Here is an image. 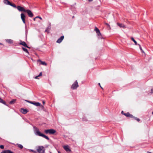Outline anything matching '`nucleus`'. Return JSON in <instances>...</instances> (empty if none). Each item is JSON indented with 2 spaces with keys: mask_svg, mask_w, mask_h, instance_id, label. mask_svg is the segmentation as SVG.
I'll use <instances>...</instances> for the list:
<instances>
[{
  "mask_svg": "<svg viewBox=\"0 0 153 153\" xmlns=\"http://www.w3.org/2000/svg\"><path fill=\"white\" fill-rule=\"evenodd\" d=\"M131 39L132 41L134 42L135 45H137L138 44H137V42L135 40V39L133 37H131Z\"/></svg>",
  "mask_w": 153,
  "mask_h": 153,
  "instance_id": "obj_21",
  "label": "nucleus"
},
{
  "mask_svg": "<svg viewBox=\"0 0 153 153\" xmlns=\"http://www.w3.org/2000/svg\"><path fill=\"white\" fill-rule=\"evenodd\" d=\"M5 41L9 44H11L13 42V41L11 39H6Z\"/></svg>",
  "mask_w": 153,
  "mask_h": 153,
  "instance_id": "obj_15",
  "label": "nucleus"
},
{
  "mask_svg": "<svg viewBox=\"0 0 153 153\" xmlns=\"http://www.w3.org/2000/svg\"><path fill=\"white\" fill-rule=\"evenodd\" d=\"M50 153H51V152H50Z\"/></svg>",
  "mask_w": 153,
  "mask_h": 153,
  "instance_id": "obj_47",
  "label": "nucleus"
},
{
  "mask_svg": "<svg viewBox=\"0 0 153 153\" xmlns=\"http://www.w3.org/2000/svg\"><path fill=\"white\" fill-rule=\"evenodd\" d=\"M21 18L24 24H25V14L23 13H22L21 14Z\"/></svg>",
  "mask_w": 153,
  "mask_h": 153,
  "instance_id": "obj_10",
  "label": "nucleus"
},
{
  "mask_svg": "<svg viewBox=\"0 0 153 153\" xmlns=\"http://www.w3.org/2000/svg\"><path fill=\"white\" fill-rule=\"evenodd\" d=\"M6 153H14L13 152L9 150H5Z\"/></svg>",
  "mask_w": 153,
  "mask_h": 153,
  "instance_id": "obj_23",
  "label": "nucleus"
},
{
  "mask_svg": "<svg viewBox=\"0 0 153 153\" xmlns=\"http://www.w3.org/2000/svg\"><path fill=\"white\" fill-rule=\"evenodd\" d=\"M0 102L6 106H8L6 104V102L5 101H4L3 100L1 99V97H0Z\"/></svg>",
  "mask_w": 153,
  "mask_h": 153,
  "instance_id": "obj_18",
  "label": "nucleus"
},
{
  "mask_svg": "<svg viewBox=\"0 0 153 153\" xmlns=\"http://www.w3.org/2000/svg\"><path fill=\"white\" fill-rule=\"evenodd\" d=\"M134 119L136 120L138 122H139L140 121V119L135 117H134Z\"/></svg>",
  "mask_w": 153,
  "mask_h": 153,
  "instance_id": "obj_28",
  "label": "nucleus"
},
{
  "mask_svg": "<svg viewBox=\"0 0 153 153\" xmlns=\"http://www.w3.org/2000/svg\"><path fill=\"white\" fill-rule=\"evenodd\" d=\"M38 61L40 62V64L44 65H47V63L45 62H43L41 61L40 60H39Z\"/></svg>",
  "mask_w": 153,
  "mask_h": 153,
  "instance_id": "obj_19",
  "label": "nucleus"
},
{
  "mask_svg": "<svg viewBox=\"0 0 153 153\" xmlns=\"http://www.w3.org/2000/svg\"><path fill=\"white\" fill-rule=\"evenodd\" d=\"M21 110L22 113L24 114H26L28 112V110L27 109H24L23 108H21Z\"/></svg>",
  "mask_w": 153,
  "mask_h": 153,
  "instance_id": "obj_13",
  "label": "nucleus"
},
{
  "mask_svg": "<svg viewBox=\"0 0 153 153\" xmlns=\"http://www.w3.org/2000/svg\"><path fill=\"white\" fill-rule=\"evenodd\" d=\"M22 49L24 51H25V52H26V53H27L28 54H29V52L27 50L26 48H25L24 47H22Z\"/></svg>",
  "mask_w": 153,
  "mask_h": 153,
  "instance_id": "obj_22",
  "label": "nucleus"
},
{
  "mask_svg": "<svg viewBox=\"0 0 153 153\" xmlns=\"http://www.w3.org/2000/svg\"><path fill=\"white\" fill-rule=\"evenodd\" d=\"M56 132V131L52 129H46L44 131V132L46 134H53Z\"/></svg>",
  "mask_w": 153,
  "mask_h": 153,
  "instance_id": "obj_2",
  "label": "nucleus"
},
{
  "mask_svg": "<svg viewBox=\"0 0 153 153\" xmlns=\"http://www.w3.org/2000/svg\"><path fill=\"white\" fill-rule=\"evenodd\" d=\"M17 145L18 146V147L20 148L21 149H22L23 148V146L22 145L19 144H17Z\"/></svg>",
  "mask_w": 153,
  "mask_h": 153,
  "instance_id": "obj_25",
  "label": "nucleus"
},
{
  "mask_svg": "<svg viewBox=\"0 0 153 153\" xmlns=\"http://www.w3.org/2000/svg\"><path fill=\"white\" fill-rule=\"evenodd\" d=\"M43 104H44L45 103V102L44 101H43Z\"/></svg>",
  "mask_w": 153,
  "mask_h": 153,
  "instance_id": "obj_42",
  "label": "nucleus"
},
{
  "mask_svg": "<svg viewBox=\"0 0 153 153\" xmlns=\"http://www.w3.org/2000/svg\"><path fill=\"white\" fill-rule=\"evenodd\" d=\"M64 149L67 152H71V150L70 149L69 146L68 145L64 146H63Z\"/></svg>",
  "mask_w": 153,
  "mask_h": 153,
  "instance_id": "obj_7",
  "label": "nucleus"
},
{
  "mask_svg": "<svg viewBox=\"0 0 153 153\" xmlns=\"http://www.w3.org/2000/svg\"><path fill=\"white\" fill-rule=\"evenodd\" d=\"M42 75V72H40L39 73V74L38 76L39 77V76H41Z\"/></svg>",
  "mask_w": 153,
  "mask_h": 153,
  "instance_id": "obj_33",
  "label": "nucleus"
},
{
  "mask_svg": "<svg viewBox=\"0 0 153 153\" xmlns=\"http://www.w3.org/2000/svg\"><path fill=\"white\" fill-rule=\"evenodd\" d=\"M51 25H49L45 30V32H47L48 33H49L50 30L51 29Z\"/></svg>",
  "mask_w": 153,
  "mask_h": 153,
  "instance_id": "obj_16",
  "label": "nucleus"
},
{
  "mask_svg": "<svg viewBox=\"0 0 153 153\" xmlns=\"http://www.w3.org/2000/svg\"><path fill=\"white\" fill-rule=\"evenodd\" d=\"M64 38V36H62L60 37L56 41V42L60 43L63 39Z\"/></svg>",
  "mask_w": 153,
  "mask_h": 153,
  "instance_id": "obj_12",
  "label": "nucleus"
},
{
  "mask_svg": "<svg viewBox=\"0 0 153 153\" xmlns=\"http://www.w3.org/2000/svg\"><path fill=\"white\" fill-rule=\"evenodd\" d=\"M124 113H125L123 111H121V114H123L124 115Z\"/></svg>",
  "mask_w": 153,
  "mask_h": 153,
  "instance_id": "obj_39",
  "label": "nucleus"
},
{
  "mask_svg": "<svg viewBox=\"0 0 153 153\" xmlns=\"http://www.w3.org/2000/svg\"><path fill=\"white\" fill-rule=\"evenodd\" d=\"M98 85H99V86L102 89H103V88L101 86V85H100V83H98Z\"/></svg>",
  "mask_w": 153,
  "mask_h": 153,
  "instance_id": "obj_34",
  "label": "nucleus"
},
{
  "mask_svg": "<svg viewBox=\"0 0 153 153\" xmlns=\"http://www.w3.org/2000/svg\"><path fill=\"white\" fill-rule=\"evenodd\" d=\"M17 8L19 11H23L24 12H25L26 10L23 7H21L20 6H18Z\"/></svg>",
  "mask_w": 153,
  "mask_h": 153,
  "instance_id": "obj_9",
  "label": "nucleus"
},
{
  "mask_svg": "<svg viewBox=\"0 0 153 153\" xmlns=\"http://www.w3.org/2000/svg\"><path fill=\"white\" fill-rule=\"evenodd\" d=\"M16 101V99H13L9 103L11 105L13 104Z\"/></svg>",
  "mask_w": 153,
  "mask_h": 153,
  "instance_id": "obj_20",
  "label": "nucleus"
},
{
  "mask_svg": "<svg viewBox=\"0 0 153 153\" xmlns=\"http://www.w3.org/2000/svg\"><path fill=\"white\" fill-rule=\"evenodd\" d=\"M130 113L129 112H127L126 113H124V115L127 117H128Z\"/></svg>",
  "mask_w": 153,
  "mask_h": 153,
  "instance_id": "obj_26",
  "label": "nucleus"
},
{
  "mask_svg": "<svg viewBox=\"0 0 153 153\" xmlns=\"http://www.w3.org/2000/svg\"><path fill=\"white\" fill-rule=\"evenodd\" d=\"M36 18H39L41 20L42 19V18L39 16H36Z\"/></svg>",
  "mask_w": 153,
  "mask_h": 153,
  "instance_id": "obj_32",
  "label": "nucleus"
},
{
  "mask_svg": "<svg viewBox=\"0 0 153 153\" xmlns=\"http://www.w3.org/2000/svg\"><path fill=\"white\" fill-rule=\"evenodd\" d=\"M88 1L89 2H91V1H92L93 0H88Z\"/></svg>",
  "mask_w": 153,
  "mask_h": 153,
  "instance_id": "obj_40",
  "label": "nucleus"
},
{
  "mask_svg": "<svg viewBox=\"0 0 153 153\" xmlns=\"http://www.w3.org/2000/svg\"><path fill=\"white\" fill-rule=\"evenodd\" d=\"M58 153H61L60 152H58Z\"/></svg>",
  "mask_w": 153,
  "mask_h": 153,
  "instance_id": "obj_46",
  "label": "nucleus"
},
{
  "mask_svg": "<svg viewBox=\"0 0 153 153\" xmlns=\"http://www.w3.org/2000/svg\"><path fill=\"white\" fill-rule=\"evenodd\" d=\"M105 24L109 28V29H111L110 26L109 25L108 23H105Z\"/></svg>",
  "mask_w": 153,
  "mask_h": 153,
  "instance_id": "obj_27",
  "label": "nucleus"
},
{
  "mask_svg": "<svg viewBox=\"0 0 153 153\" xmlns=\"http://www.w3.org/2000/svg\"><path fill=\"white\" fill-rule=\"evenodd\" d=\"M94 30L96 31L97 36H98V39H101L103 38L99 30L97 27H95Z\"/></svg>",
  "mask_w": 153,
  "mask_h": 153,
  "instance_id": "obj_3",
  "label": "nucleus"
},
{
  "mask_svg": "<svg viewBox=\"0 0 153 153\" xmlns=\"http://www.w3.org/2000/svg\"><path fill=\"white\" fill-rule=\"evenodd\" d=\"M45 149L43 146H39L37 149V151L39 153H44Z\"/></svg>",
  "mask_w": 153,
  "mask_h": 153,
  "instance_id": "obj_4",
  "label": "nucleus"
},
{
  "mask_svg": "<svg viewBox=\"0 0 153 153\" xmlns=\"http://www.w3.org/2000/svg\"><path fill=\"white\" fill-rule=\"evenodd\" d=\"M1 153H6L5 150H4V151H3L2 152H1Z\"/></svg>",
  "mask_w": 153,
  "mask_h": 153,
  "instance_id": "obj_38",
  "label": "nucleus"
},
{
  "mask_svg": "<svg viewBox=\"0 0 153 153\" xmlns=\"http://www.w3.org/2000/svg\"><path fill=\"white\" fill-rule=\"evenodd\" d=\"M36 17H35V18H34L33 19V20H34V21H35V19H36Z\"/></svg>",
  "mask_w": 153,
  "mask_h": 153,
  "instance_id": "obj_41",
  "label": "nucleus"
},
{
  "mask_svg": "<svg viewBox=\"0 0 153 153\" xmlns=\"http://www.w3.org/2000/svg\"><path fill=\"white\" fill-rule=\"evenodd\" d=\"M78 87L79 85L77 80H76L72 85L71 88L73 90L76 89Z\"/></svg>",
  "mask_w": 153,
  "mask_h": 153,
  "instance_id": "obj_5",
  "label": "nucleus"
},
{
  "mask_svg": "<svg viewBox=\"0 0 153 153\" xmlns=\"http://www.w3.org/2000/svg\"><path fill=\"white\" fill-rule=\"evenodd\" d=\"M0 148L1 149H4V146L3 145H1L0 146Z\"/></svg>",
  "mask_w": 153,
  "mask_h": 153,
  "instance_id": "obj_31",
  "label": "nucleus"
},
{
  "mask_svg": "<svg viewBox=\"0 0 153 153\" xmlns=\"http://www.w3.org/2000/svg\"><path fill=\"white\" fill-rule=\"evenodd\" d=\"M137 45L139 46L140 50L142 51L143 50H142V49L141 46V45L139 44H138Z\"/></svg>",
  "mask_w": 153,
  "mask_h": 153,
  "instance_id": "obj_30",
  "label": "nucleus"
},
{
  "mask_svg": "<svg viewBox=\"0 0 153 153\" xmlns=\"http://www.w3.org/2000/svg\"><path fill=\"white\" fill-rule=\"evenodd\" d=\"M39 77V76H36L35 77V79H38V77Z\"/></svg>",
  "mask_w": 153,
  "mask_h": 153,
  "instance_id": "obj_37",
  "label": "nucleus"
},
{
  "mask_svg": "<svg viewBox=\"0 0 153 153\" xmlns=\"http://www.w3.org/2000/svg\"><path fill=\"white\" fill-rule=\"evenodd\" d=\"M134 117L131 114H129V116H128V117L131 118H133L134 119Z\"/></svg>",
  "mask_w": 153,
  "mask_h": 153,
  "instance_id": "obj_29",
  "label": "nucleus"
},
{
  "mask_svg": "<svg viewBox=\"0 0 153 153\" xmlns=\"http://www.w3.org/2000/svg\"><path fill=\"white\" fill-rule=\"evenodd\" d=\"M151 93L152 94L153 93V89H152L151 90Z\"/></svg>",
  "mask_w": 153,
  "mask_h": 153,
  "instance_id": "obj_36",
  "label": "nucleus"
},
{
  "mask_svg": "<svg viewBox=\"0 0 153 153\" xmlns=\"http://www.w3.org/2000/svg\"><path fill=\"white\" fill-rule=\"evenodd\" d=\"M152 114H153V111L152 112Z\"/></svg>",
  "mask_w": 153,
  "mask_h": 153,
  "instance_id": "obj_45",
  "label": "nucleus"
},
{
  "mask_svg": "<svg viewBox=\"0 0 153 153\" xmlns=\"http://www.w3.org/2000/svg\"><path fill=\"white\" fill-rule=\"evenodd\" d=\"M0 45H3V44L1 43H0Z\"/></svg>",
  "mask_w": 153,
  "mask_h": 153,
  "instance_id": "obj_44",
  "label": "nucleus"
},
{
  "mask_svg": "<svg viewBox=\"0 0 153 153\" xmlns=\"http://www.w3.org/2000/svg\"><path fill=\"white\" fill-rule=\"evenodd\" d=\"M9 5L15 8H17V7L16 6V5L15 4H12L11 3Z\"/></svg>",
  "mask_w": 153,
  "mask_h": 153,
  "instance_id": "obj_24",
  "label": "nucleus"
},
{
  "mask_svg": "<svg viewBox=\"0 0 153 153\" xmlns=\"http://www.w3.org/2000/svg\"><path fill=\"white\" fill-rule=\"evenodd\" d=\"M26 101H27V102H29L31 104L37 106H40L41 105H42L39 102H33L32 101H29L28 100H26Z\"/></svg>",
  "mask_w": 153,
  "mask_h": 153,
  "instance_id": "obj_6",
  "label": "nucleus"
},
{
  "mask_svg": "<svg viewBox=\"0 0 153 153\" xmlns=\"http://www.w3.org/2000/svg\"><path fill=\"white\" fill-rule=\"evenodd\" d=\"M31 151L34 153H36V151H35L33 150H31Z\"/></svg>",
  "mask_w": 153,
  "mask_h": 153,
  "instance_id": "obj_35",
  "label": "nucleus"
},
{
  "mask_svg": "<svg viewBox=\"0 0 153 153\" xmlns=\"http://www.w3.org/2000/svg\"><path fill=\"white\" fill-rule=\"evenodd\" d=\"M33 128L34 129L35 134L36 135H38L39 136L42 137L48 140H49V138L47 136L42 133H41L39 131V129H38L36 127H34Z\"/></svg>",
  "mask_w": 153,
  "mask_h": 153,
  "instance_id": "obj_1",
  "label": "nucleus"
},
{
  "mask_svg": "<svg viewBox=\"0 0 153 153\" xmlns=\"http://www.w3.org/2000/svg\"><path fill=\"white\" fill-rule=\"evenodd\" d=\"M3 2L4 4L8 5H9L10 3V2L8 0H4Z\"/></svg>",
  "mask_w": 153,
  "mask_h": 153,
  "instance_id": "obj_17",
  "label": "nucleus"
},
{
  "mask_svg": "<svg viewBox=\"0 0 153 153\" xmlns=\"http://www.w3.org/2000/svg\"><path fill=\"white\" fill-rule=\"evenodd\" d=\"M25 12L27 13L29 17L32 18L33 16V14L30 10H26Z\"/></svg>",
  "mask_w": 153,
  "mask_h": 153,
  "instance_id": "obj_8",
  "label": "nucleus"
},
{
  "mask_svg": "<svg viewBox=\"0 0 153 153\" xmlns=\"http://www.w3.org/2000/svg\"><path fill=\"white\" fill-rule=\"evenodd\" d=\"M117 25L120 27H122L123 28H125L126 27V26L124 24H120L119 23H117Z\"/></svg>",
  "mask_w": 153,
  "mask_h": 153,
  "instance_id": "obj_14",
  "label": "nucleus"
},
{
  "mask_svg": "<svg viewBox=\"0 0 153 153\" xmlns=\"http://www.w3.org/2000/svg\"><path fill=\"white\" fill-rule=\"evenodd\" d=\"M19 44H20L21 45H22L25 47H26V48H30V47H29L27 45V44H26L25 42H24V41L21 42H20L19 43Z\"/></svg>",
  "mask_w": 153,
  "mask_h": 153,
  "instance_id": "obj_11",
  "label": "nucleus"
},
{
  "mask_svg": "<svg viewBox=\"0 0 153 153\" xmlns=\"http://www.w3.org/2000/svg\"><path fill=\"white\" fill-rule=\"evenodd\" d=\"M72 18H73H73H74V16H72Z\"/></svg>",
  "mask_w": 153,
  "mask_h": 153,
  "instance_id": "obj_43",
  "label": "nucleus"
}]
</instances>
